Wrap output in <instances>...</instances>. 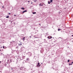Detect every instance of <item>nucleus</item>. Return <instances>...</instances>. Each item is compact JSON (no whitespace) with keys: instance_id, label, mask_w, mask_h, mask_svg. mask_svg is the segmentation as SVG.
<instances>
[{"instance_id":"1","label":"nucleus","mask_w":73,"mask_h":73,"mask_svg":"<svg viewBox=\"0 0 73 73\" xmlns=\"http://www.w3.org/2000/svg\"><path fill=\"white\" fill-rule=\"evenodd\" d=\"M38 64H37V66H38V67H40V63H38Z\"/></svg>"},{"instance_id":"2","label":"nucleus","mask_w":73,"mask_h":73,"mask_svg":"<svg viewBox=\"0 0 73 73\" xmlns=\"http://www.w3.org/2000/svg\"><path fill=\"white\" fill-rule=\"evenodd\" d=\"M21 70H23L24 69V67H22L20 68Z\"/></svg>"},{"instance_id":"3","label":"nucleus","mask_w":73,"mask_h":73,"mask_svg":"<svg viewBox=\"0 0 73 73\" xmlns=\"http://www.w3.org/2000/svg\"><path fill=\"white\" fill-rule=\"evenodd\" d=\"M27 12V10H25V11H24L22 13H25V12Z\"/></svg>"},{"instance_id":"4","label":"nucleus","mask_w":73,"mask_h":73,"mask_svg":"<svg viewBox=\"0 0 73 73\" xmlns=\"http://www.w3.org/2000/svg\"><path fill=\"white\" fill-rule=\"evenodd\" d=\"M40 7H41V6H43V4H41V3H40L39 4Z\"/></svg>"},{"instance_id":"5","label":"nucleus","mask_w":73,"mask_h":73,"mask_svg":"<svg viewBox=\"0 0 73 73\" xmlns=\"http://www.w3.org/2000/svg\"><path fill=\"white\" fill-rule=\"evenodd\" d=\"M19 46H20V45H22V43H21V42L20 44H19Z\"/></svg>"},{"instance_id":"6","label":"nucleus","mask_w":73,"mask_h":73,"mask_svg":"<svg viewBox=\"0 0 73 73\" xmlns=\"http://www.w3.org/2000/svg\"><path fill=\"white\" fill-rule=\"evenodd\" d=\"M27 61H29V58H27L26 59Z\"/></svg>"},{"instance_id":"7","label":"nucleus","mask_w":73,"mask_h":73,"mask_svg":"<svg viewBox=\"0 0 73 73\" xmlns=\"http://www.w3.org/2000/svg\"><path fill=\"white\" fill-rule=\"evenodd\" d=\"M48 4H50V2L49 1H48Z\"/></svg>"},{"instance_id":"8","label":"nucleus","mask_w":73,"mask_h":73,"mask_svg":"<svg viewBox=\"0 0 73 73\" xmlns=\"http://www.w3.org/2000/svg\"><path fill=\"white\" fill-rule=\"evenodd\" d=\"M25 37H24L23 38V41H24L25 40Z\"/></svg>"},{"instance_id":"9","label":"nucleus","mask_w":73,"mask_h":73,"mask_svg":"<svg viewBox=\"0 0 73 73\" xmlns=\"http://www.w3.org/2000/svg\"><path fill=\"white\" fill-rule=\"evenodd\" d=\"M21 9H23V10H24V9H25V8L24 7H22L21 8Z\"/></svg>"},{"instance_id":"10","label":"nucleus","mask_w":73,"mask_h":73,"mask_svg":"<svg viewBox=\"0 0 73 73\" xmlns=\"http://www.w3.org/2000/svg\"><path fill=\"white\" fill-rule=\"evenodd\" d=\"M33 14H36V12H33Z\"/></svg>"},{"instance_id":"11","label":"nucleus","mask_w":73,"mask_h":73,"mask_svg":"<svg viewBox=\"0 0 73 73\" xmlns=\"http://www.w3.org/2000/svg\"><path fill=\"white\" fill-rule=\"evenodd\" d=\"M52 1H53V0H50V2L51 3H52Z\"/></svg>"},{"instance_id":"12","label":"nucleus","mask_w":73,"mask_h":73,"mask_svg":"<svg viewBox=\"0 0 73 73\" xmlns=\"http://www.w3.org/2000/svg\"><path fill=\"white\" fill-rule=\"evenodd\" d=\"M47 38H48V39H50V36H48V37Z\"/></svg>"},{"instance_id":"13","label":"nucleus","mask_w":73,"mask_h":73,"mask_svg":"<svg viewBox=\"0 0 73 73\" xmlns=\"http://www.w3.org/2000/svg\"><path fill=\"white\" fill-rule=\"evenodd\" d=\"M6 18H9V16H7L6 17Z\"/></svg>"},{"instance_id":"14","label":"nucleus","mask_w":73,"mask_h":73,"mask_svg":"<svg viewBox=\"0 0 73 73\" xmlns=\"http://www.w3.org/2000/svg\"><path fill=\"white\" fill-rule=\"evenodd\" d=\"M60 30H61V29H58V31H60Z\"/></svg>"},{"instance_id":"15","label":"nucleus","mask_w":73,"mask_h":73,"mask_svg":"<svg viewBox=\"0 0 73 73\" xmlns=\"http://www.w3.org/2000/svg\"><path fill=\"white\" fill-rule=\"evenodd\" d=\"M52 38V37L50 36V38Z\"/></svg>"},{"instance_id":"16","label":"nucleus","mask_w":73,"mask_h":73,"mask_svg":"<svg viewBox=\"0 0 73 73\" xmlns=\"http://www.w3.org/2000/svg\"><path fill=\"white\" fill-rule=\"evenodd\" d=\"M69 61H70L69 60H68L67 62H69Z\"/></svg>"},{"instance_id":"17","label":"nucleus","mask_w":73,"mask_h":73,"mask_svg":"<svg viewBox=\"0 0 73 73\" xmlns=\"http://www.w3.org/2000/svg\"><path fill=\"white\" fill-rule=\"evenodd\" d=\"M37 1V0H34V1L35 2L36 1Z\"/></svg>"},{"instance_id":"18","label":"nucleus","mask_w":73,"mask_h":73,"mask_svg":"<svg viewBox=\"0 0 73 73\" xmlns=\"http://www.w3.org/2000/svg\"><path fill=\"white\" fill-rule=\"evenodd\" d=\"M21 50H22V49H23V47L21 48Z\"/></svg>"},{"instance_id":"19","label":"nucleus","mask_w":73,"mask_h":73,"mask_svg":"<svg viewBox=\"0 0 73 73\" xmlns=\"http://www.w3.org/2000/svg\"><path fill=\"white\" fill-rule=\"evenodd\" d=\"M3 49H5V48H4V46H3Z\"/></svg>"},{"instance_id":"20","label":"nucleus","mask_w":73,"mask_h":73,"mask_svg":"<svg viewBox=\"0 0 73 73\" xmlns=\"http://www.w3.org/2000/svg\"><path fill=\"white\" fill-rule=\"evenodd\" d=\"M14 16H16V15H14Z\"/></svg>"},{"instance_id":"21","label":"nucleus","mask_w":73,"mask_h":73,"mask_svg":"<svg viewBox=\"0 0 73 73\" xmlns=\"http://www.w3.org/2000/svg\"><path fill=\"white\" fill-rule=\"evenodd\" d=\"M29 37H30V38H31V37H32V36H29Z\"/></svg>"},{"instance_id":"22","label":"nucleus","mask_w":73,"mask_h":73,"mask_svg":"<svg viewBox=\"0 0 73 73\" xmlns=\"http://www.w3.org/2000/svg\"><path fill=\"white\" fill-rule=\"evenodd\" d=\"M9 13V15H11V13Z\"/></svg>"},{"instance_id":"23","label":"nucleus","mask_w":73,"mask_h":73,"mask_svg":"<svg viewBox=\"0 0 73 73\" xmlns=\"http://www.w3.org/2000/svg\"><path fill=\"white\" fill-rule=\"evenodd\" d=\"M12 72H13V71H14V70H12Z\"/></svg>"},{"instance_id":"24","label":"nucleus","mask_w":73,"mask_h":73,"mask_svg":"<svg viewBox=\"0 0 73 73\" xmlns=\"http://www.w3.org/2000/svg\"><path fill=\"white\" fill-rule=\"evenodd\" d=\"M69 65H70V64H69Z\"/></svg>"},{"instance_id":"25","label":"nucleus","mask_w":73,"mask_h":73,"mask_svg":"<svg viewBox=\"0 0 73 73\" xmlns=\"http://www.w3.org/2000/svg\"><path fill=\"white\" fill-rule=\"evenodd\" d=\"M72 65V64H70V65Z\"/></svg>"},{"instance_id":"26","label":"nucleus","mask_w":73,"mask_h":73,"mask_svg":"<svg viewBox=\"0 0 73 73\" xmlns=\"http://www.w3.org/2000/svg\"><path fill=\"white\" fill-rule=\"evenodd\" d=\"M72 37H73V35H72Z\"/></svg>"},{"instance_id":"27","label":"nucleus","mask_w":73,"mask_h":73,"mask_svg":"<svg viewBox=\"0 0 73 73\" xmlns=\"http://www.w3.org/2000/svg\"><path fill=\"white\" fill-rule=\"evenodd\" d=\"M72 64H73V62H72Z\"/></svg>"},{"instance_id":"28","label":"nucleus","mask_w":73,"mask_h":73,"mask_svg":"<svg viewBox=\"0 0 73 73\" xmlns=\"http://www.w3.org/2000/svg\"><path fill=\"white\" fill-rule=\"evenodd\" d=\"M15 23H14V24H15Z\"/></svg>"},{"instance_id":"29","label":"nucleus","mask_w":73,"mask_h":73,"mask_svg":"<svg viewBox=\"0 0 73 73\" xmlns=\"http://www.w3.org/2000/svg\"><path fill=\"white\" fill-rule=\"evenodd\" d=\"M39 25H40V24H39Z\"/></svg>"},{"instance_id":"30","label":"nucleus","mask_w":73,"mask_h":73,"mask_svg":"<svg viewBox=\"0 0 73 73\" xmlns=\"http://www.w3.org/2000/svg\"><path fill=\"white\" fill-rule=\"evenodd\" d=\"M28 3H29V1H28Z\"/></svg>"},{"instance_id":"31","label":"nucleus","mask_w":73,"mask_h":73,"mask_svg":"<svg viewBox=\"0 0 73 73\" xmlns=\"http://www.w3.org/2000/svg\"><path fill=\"white\" fill-rule=\"evenodd\" d=\"M33 3L32 2L31 3V4H33Z\"/></svg>"},{"instance_id":"32","label":"nucleus","mask_w":73,"mask_h":73,"mask_svg":"<svg viewBox=\"0 0 73 73\" xmlns=\"http://www.w3.org/2000/svg\"><path fill=\"white\" fill-rule=\"evenodd\" d=\"M13 69H12V68H11V70H12Z\"/></svg>"},{"instance_id":"33","label":"nucleus","mask_w":73,"mask_h":73,"mask_svg":"<svg viewBox=\"0 0 73 73\" xmlns=\"http://www.w3.org/2000/svg\"><path fill=\"white\" fill-rule=\"evenodd\" d=\"M0 63H1V61H0Z\"/></svg>"},{"instance_id":"34","label":"nucleus","mask_w":73,"mask_h":73,"mask_svg":"<svg viewBox=\"0 0 73 73\" xmlns=\"http://www.w3.org/2000/svg\"><path fill=\"white\" fill-rule=\"evenodd\" d=\"M0 51H1V50H0Z\"/></svg>"},{"instance_id":"35","label":"nucleus","mask_w":73,"mask_h":73,"mask_svg":"<svg viewBox=\"0 0 73 73\" xmlns=\"http://www.w3.org/2000/svg\"><path fill=\"white\" fill-rule=\"evenodd\" d=\"M35 38H37V37H35Z\"/></svg>"},{"instance_id":"36","label":"nucleus","mask_w":73,"mask_h":73,"mask_svg":"<svg viewBox=\"0 0 73 73\" xmlns=\"http://www.w3.org/2000/svg\"><path fill=\"white\" fill-rule=\"evenodd\" d=\"M58 7H59V6H58Z\"/></svg>"},{"instance_id":"37","label":"nucleus","mask_w":73,"mask_h":73,"mask_svg":"<svg viewBox=\"0 0 73 73\" xmlns=\"http://www.w3.org/2000/svg\"><path fill=\"white\" fill-rule=\"evenodd\" d=\"M34 37H35V36H34Z\"/></svg>"},{"instance_id":"38","label":"nucleus","mask_w":73,"mask_h":73,"mask_svg":"<svg viewBox=\"0 0 73 73\" xmlns=\"http://www.w3.org/2000/svg\"><path fill=\"white\" fill-rule=\"evenodd\" d=\"M23 48H24V47H23Z\"/></svg>"},{"instance_id":"39","label":"nucleus","mask_w":73,"mask_h":73,"mask_svg":"<svg viewBox=\"0 0 73 73\" xmlns=\"http://www.w3.org/2000/svg\"><path fill=\"white\" fill-rule=\"evenodd\" d=\"M5 66H6V65H5Z\"/></svg>"},{"instance_id":"40","label":"nucleus","mask_w":73,"mask_h":73,"mask_svg":"<svg viewBox=\"0 0 73 73\" xmlns=\"http://www.w3.org/2000/svg\"><path fill=\"white\" fill-rule=\"evenodd\" d=\"M3 54L2 53V54Z\"/></svg>"}]
</instances>
